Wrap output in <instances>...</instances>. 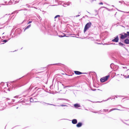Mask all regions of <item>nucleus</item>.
I'll return each mask as SVG.
<instances>
[{"mask_svg":"<svg viewBox=\"0 0 129 129\" xmlns=\"http://www.w3.org/2000/svg\"><path fill=\"white\" fill-rule=\"evenodd\" d=\"M120 35H121L120 38L121 39H123L126 38V37L125 36V35H124H124L120 34Z\"/></svg>","mask_w":129,"mask_h":129,"instance_id":"obj_6","label":"nucleus"},{"mask_svg":"<svg viewBox=\"0 0 129 129\" xmlns=\"http://www.w3.org/2000/svg\"><path fill=\"white\" fill-rule=\"evenodd\" d=\"M7 40H4L3 41L4 42H7Z\"/></svg>","mask_w":129,"mask_h":129,"instance_id":"obj_19","label":"nucleus"},{"mask_svg":"<svg viewBox=\"0 0 129 129\" xmlns=\"http://www.w3.org/2000/svg\"><path fill=\"white\" fill-rule=\"evenodd\" d=\"M47 0H45V1H46Z\"/></svg>","mask_w":129,"mask_h":129,"instance_id":"obj_24","label":"nucleus"},{"mask_svg":"<svg viewBox=\"0 0 129 129\" xmlns=\"http://www.w3.org/2000/svg\"><path fill=\"white\" fill-rule=\"evenodd\" d=\"M124 43L126 44H129V39H125L124 40Z\"/></svg>","mask_w":129,"mask_h":129,"instance_id":"obj_5","label":"nucleus"},{"mask_svg":"<svg viewBox=\"0 0 129 129\" xmlns=\"http://www.w3.org/2000/svg\"><path fill=\"white\" fill-rule=\"evenodd\" d=\"M91 22L87 23L85 26L84 30V32H85L89 28L91 27Z\"/></svg>","mask_w":129,"mask_h":129,"instance_id":"obj_1","label":"nucleus"},{"mask_svg":"<svg viewBox=\"0 0 129 129\" xmlns=\"http://www.w3.org/2000/svg\"><path fill=\"white\" fill-rule=\"evenodd\" d=\"M12 100L13 101V102L14 101V100Z\"/></svg>","mask_w":129,"mask_h":129,"instance_id":"obj_22","label":"nucleus"},{"mask_svg":"<svg viewBox=\"0 0 129 129\" xmlns=\"http://www.w3.org/2000/svg\"><path fill=\"white\" fill-rule=\"evenodd\" d=\"M74 105L76 107H80V106L78 104H75Z\"/></svg>","mask_w":129,"mask_h":129,"instance_id":"obj_11","label":"nucleus"},{"mask_svg":"<svg viewBox=\"0 0 129 129\" xmlns=\"http://www.w3.org/2000/svg\"><path fill=\"white\" fill-rule=\"evenodd\" d=\"M109 75L105 77H104L101 78L100 79V81L102 82H104L107 81L108 79L110 77Z\"/></svg>","mask_w":129,"mask_h":129,"instance_id":"obj_2","label":"nucleus"},{"mask_svg":"<svg viewBox=\"0 0 129 129\" xmlns=\"http://www.w3.org/2000/svg\"><path fill=\"white\" fill-rule=\"evenodd\" d=\"M117 110L116 109V108H114V109H112L111 110H110V111H112L113 110Z\"/></svg>","mask_w":129,"mask_h":129,"instance_id":"obj_15","label":"nucleus"},{"mask_svg":"<svg viewBox=\"0 0 129 129\" xmlns=\"http://www.w3.org/2000/svg\"><path fill=\"white\" fill-rule=\"evenodd\" d=\"M32 22V21H29L28 23H27V24H29V23H31Z\"/></svg>","mask_w":129,"mask_h":129,"instance_id":"obj_18","label":"nucleus"},{"mask_svg":"<svg viewBox=\"0 0 129 129\" xmlns=\"http://www.w3.org/2000/svg\"><path fill=\"white\" fill-rule=\"evenodd\" d=\"M39 73V72H38V73Z\"/></svg>","mask_w":129,"mask_h":129,"instance_id":"obj_23","label":"nucleus"},{"mask_svg":"<svg viewBox=\"0 0 129 129\" xmlns=\"http://www.w3.org/2000/svg\"><path fill=\"white\" fill-rule=\"evenodd\" d=\"M31 26V24H30L29 25L27 26L26 28H25L24 29V31H25L26 30V29H28Z\"/></svg>","mask_w":129,"mask_h":129,"instance_id":"obj_10","label":"nucleus"},{"mask_svg":"<svg viewBox=\"0 0 129 129\" xmlns=\"http://www.w3.org/2000/svg\"><path fill=\"white\" fill-rule=\"evenodd\" d=\"M76 75H80L82 74H86V73H82L80 72L77 71H74Z\"/></svg>","mask_w":129,"mask_h":129,"instance_id":"obj_3","label":"nucleus"},{"mask_svg":"<svg viewBox=\"0 0 129 129\" xmlns=\"http://www.w3.org/2000/svg\"><path fill=\"white\" fill-rule=\"evenodd\" d=\"M119 44H120V45H121L122 46L123 45V44L121 42H119Z\"/></svg>","mask_w":129,"mask_h":129,"instance_id":"obj_13","label":"nucleus"},{"mask_svg":"<svg viewBox=\"0 0 129 129\" xmlns=\"http://www.w3.org/2000/svg\"><path fill=\"white\" fill-rule=\"evenodd\" d=\"M60 17V16L59 15H57L55 16L54 17V18H56L57 17Z\"/></svg>","mask_w":129,"mask_h":129,"instance_id":"obj_12","label":"nucleus"},{"mask_svg":"<svg viewBox=\"0 0 129 129\" xmlns=\"http://www.w3.org/2000/svg\"><path fill=\"white\" fill-rule=\"evenodd\" d=\"M82 123L81 122H79L76 125V126L78 127H80L81 126Z\"/></svg>","mask_w":129,"mask_h":129,"instance_id":"obj_8","label":"nucleus"},{"mask_svg":"<svg viewBox=\"0 0 129 129\" xmlns=\"http://www.w3.org/2000/svg\"><path fill=\"white\" fill-rule=\"evenodd\" d=\"M127 77L128 78H129V75H128V76H127Z\"/></svg>","mask_w":129,"mask_h":129,"instance_id":"obj_20","label":"nucleus"},{"mask_svg":"<svg viewBox=\"0 0 129 129\" xmlns=\"http://www.w3.org/2000/svg\"><path fill=\"white\" fill-rule=\"evenodd\" d=\"M7 99H8V100H10L9 99H8V98H7Z\"/></svg>","mask_w":129,"mask_h":129,"instance_id":"obj_21","label":"nucleus"},{"mask_svg":"<svg viewBox=\"0 0 129 129\" xmlns=\"http://www.w3.org/2000/svg\"><path fill=\"white\" fill-rule=\"evenodd\" d=\"M119 40L117 36L116 38L112 40V41L113 42H118Z\"/></svg>","mask_w":129,"mask_h":129,"instance_id":"obj_4","label":"nucleus"},{"mask_svg":"<svg viewBox=\"0 0 129 129\" xmlns=\"http://www.w3.org/2000/svg\"><path fill=\"white\" fill-rule=\"evenodd\" d=\"M99 5H103V3L102 2H100L99 3Z\"/></svg>","mask_w":129,"mask_h":129,"instance_id":"obj_16","label":"nucleus"},{"mask_svg":"<svg viewBox=\"0 0 129 129\" xmlns=\"http://www.w3.org/2000/svg\"><path fill=\"white\" fill-rule=\"evenodd\" d=\"M72 122L73 124H76L77 123V120L76 119H73L72 121Z\"/></svg>","mask_w":129,"mask_h":129,"instance_id":"obj_7","label":"nucleus"},{"mask_svg":"<svg viewBox=\"0 0 129 129\" xmlns=\"http://www.w3.org/2000/svg\"><path fill=\"white\" fill-rule=\"evenodd\" d=\"M127 34L125 33H123L124 34V35H125V36L126 37V38L129 36V32L127 31Z\"/></svg>","mask_w":129,"mask_h":129,"instance_id":"obj_9","label":"nucleus"},{"mask_svg":"<svg viewBox=\"0 0 129 129\" xmlns=\"http://www.w3.org/2000/svg\"><path fill=\"white\" fill-rule=\"evenodd\" d=\"M61 106H66V105H61Z\"/></svg>","mask_w":129,"mask_h":129,"instance_id":"obj_17","label":"nucleus"},{"mask_svg":"<svg viewBox=\"0 0 129 129\" xmlns=\"http://www.w3.org/2000/svg\"><path fill=\"white\" fill-rule=\"evenodd\" d=\"M64 35L63 36H62L61 35H60L59 36V37H63L64 36H65V34H64Z\"/></svg>","mask_w":129,"mask_h":129,"instance_id":"obj_14","label":"nucleus"}]
</instances>
